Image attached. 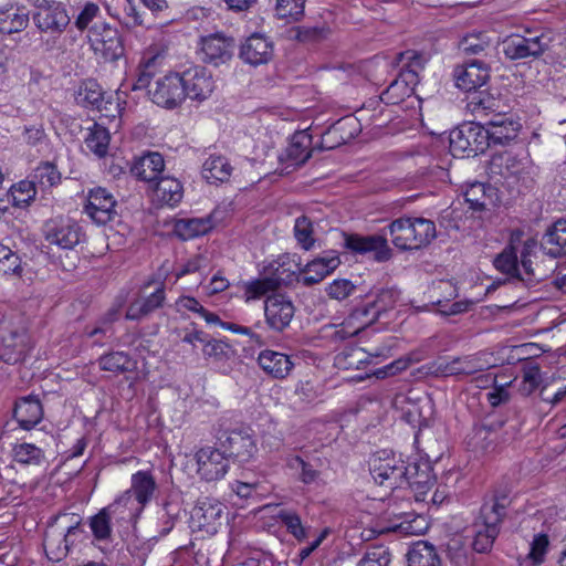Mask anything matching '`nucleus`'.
I'll return each instance as SVG.
<instances>
[{"label": "nucleus", "mask_w": 566, "mask_h": 566, "mask_svg": "<svg viewBox=\"0 0 566 566\" xmlns=\"http://www.w3.org/2000/svg\"><path fill=\"white\" fill-rule=\"evenodd\" d=\"M510 504L511 499L506 490H494L485 496L480 514L473 523L472 548L474 552L479 554L491 552L507 516Z\"/></svg>", "instance_id": "nucleus-1"}, {"label": "nucleus", "mask_w": 566, "mask_h": 566, "mask_svg": "<svg viewBox=\"0 0 566 566\" xmlns=\"http://www.w3.org/2000/svg\"><path fill=\"white\" fill-rule=\"evenodd\" d=\"M391 243L401 251L419 250L436 238V224L426 218L400 217L388 227Z\"/></svg>", "instance_id": "nucleus-2"}, {"label": "nucleus", "mask_w": 566, "mask_h": 566, "mask_svg": "<svg viewBox=\"0 0 566 566\" xmlns=\"http://www.w3.org/2000/svg\"><path fill=\"white\" fill-rule=\"evenodd\" d=\"M368 464L370 474L377 484L390 491L406 488L408 462L392 451L375 452L369 458Z\"/></svg>", "instance_id": "nucleus-3"}, {"label": "nucleus", "mask_w": 566, "mask_h": 566, "mask_svg": "<svg viewBox=\"0 0 566 566\" xmlns=\"http://www.w3.org/2000/svg\"><path fill=\"white\" fill-rule=\"evenodd\" d=\"M31 348V336L22 318L0 328V359L4 363L22 361Z\"/></svg>", "instance_id": "nucleus-4"}, {"label": "nucleus", "mask_w": 566, "mask_h": 566, "mask_svg": "<svg viewBox=\"0 0 566 566\" xmlns=\"http://www.w3.org/2000/svg\"><path fill=\"white\" fill-rule=\"evenodd\" d=\"M488 132L481 123H464L450 133V149L453 155L476 156L489 148Z\"/></svg>", "instance_id": "nucleus-5"}, {"label": "nucleus", "mask_w": 566, "mask_h": 566, "mask_svg": "<svg viewBox=\"0 0 566 566\" xmlns=\"http://www.w3.org/2000/svg\"><path fill=\"white\" fill-rule=\"evenodd\" d=\"M44 239L49 244L60 249L71 250L83 239L82 228L70 218H54L45 222L43 228Z\"/></svg>", "instance_id": "nucleus-6"}, {"label": "nucleus", "mask_w": 566, "mask_h": 566, "mask_svg": "<svg viewBox=\"0 0 566 566\" xmlns=\"http://www.w3.org/2000/svg\"><path fill=\"white\" fill-rule=\"evenodd\" d=\"M344 248L355 254L373 253L376 262H387L392 258V250L385 235H361L344 233Z\"/></svg>", "instance_id": "nucleus-7"}, {"label": "nucleus", "mask_w": 566, "mask_h": 566, "mask_svg": "<svg viewBox=\"0 0 566 566\" xmlns=\"http://www.w3.org/2000/svg\"><path fill=\"white\" fill-rule=\"evenodd\" d=\"M224 510L226 506L217 499L200 497L191 511V523L200 531L213 535L218 527L222 525Z\"/></svg>", "instance_id": "nucleus-8"}, {"label": "nucleus", "mask_w": 566, "mask_h": 566, "mask_svg": "<svg viewBox=\"0 0 566 566\" xmlns=\"http://www.w3.org/2000/svg\"><path fill=\"white\" fill-rule=\"evenodd\" d=\"M148 94L155 104L164 108L172 109L179 106L186 98L180 73H169L158 78Z\"/></svg>", "instance_id": "nucleus-9"}, {"label": "nucleus", "mask_w": 566, "mask_h": 566, "mask_svg": "<svg viewBox=\"0 0 566 566\" xmlns=\"http://www.w3.org/2000/svg\"><path fill=\"white\" fill-rule=\"evenodd\" d=\"M218 446L229 459L232 458L242 463L250 461L258 451L255 440L244 429L222 433L218 438Z\"/></svg>", "instance_id": "nucleus-10"}, {"label": "nucleus", "mask_w": 566, "mask_h": 566, "mask_svg": "<svg viewBox=\"0 0 566 566\" xmlns=\"http://www.w3.org/2000/svg\"><path fill=\"white\" fill-rule=\"evenodd\" d=\"M198 474L206 481H219L229 470V458L220 448L206 446L196 452Z\"/></svg>", "instance_id": "nucleus-11"}, {"label": "nucleus", "mask_w": 566, "mask_h": 566, "mask_svg": "<svg viewBox=\"0 0 566 566\" xmlns=\"http://www.w3.org/2000/svg\"><path fill=\"white\" fill-rule=\"evenodd\" d=\"M82 533L80 520L69 525L64 531L57 532L54 528L49 530L43 539V546L46 557L52 562H60L66 557L70 547L75 538Z\"/></svg>", "instance_id": "nucleus-12"}, {"label": "nucleus", "mask_w": 566, "mask_h": 566, "mask_svg": "<svg viewBox=\"0 0 566 566\" xmlns=\"http://www.w3.org/2000/svg\"><path fill=\"white\" fill-rule=\"evenodd\" d=\"M295 314L293 302L283 294L268 296L264 302L266 325L274 332H283L290 326Z\"/></svg>", "instance_id": "nucleus-13"}, {"label": "nucleus", "mask_w": 566, "mask_h": 566, "mask_svg": "<svg viewBox=\"0 0 566 566\" xmlns=\"http://www.w3.org/2000/svg\"><path fill=\"white\" fill-rule=\"evenodd\" d=\"M182 86H185V97L195 101L207 99L214 91V80L212 74L203 66L196 65L180 73Z\"/></svg>", "instance_id": "nucleus-14"}, {"label": "nucleus", "mask_w": 566, "mask_h": 566, "mask_svg": "<svg viewBox=\"0 0 566 566\" xmlns=\"http://www.w3.org/2000/svg\"><path fill=\"white\" fill-rule=\"evenodd\" d=\"M400 298V291L396 287H385L377 292L375 298L353 312L356 318H365L364 324L368 325L377 321L381 314L394 308Z\"/></svg>", "instance_id": "nucleus-15"}, {"label": "nucleus", "mask_w": 566, "mask_h": 566, "mask_svg": "<svg viewBox=\"0 0 566 566\" xmlns=\"http://www.w3.org/2000/svg\"><path fill=\"white\" fill-rule=\"evenodd\" d=\"M116 200L105 188L98 187L88 192L85 212L97 224H106L117 214Z\"/></svg>", "instance_id": "nucleus-16"}, {"label": "nucleus", "mask_w": 566, "mask_h": 566, "mask_svg": "<svg viewBox=\"0 0 566 566\" xmlns=\"http://www.w3.org/2000/svg\"><path fill=\"white\" fill-rule=\"evenodd\" d=\"M453 77L458 88L471 94L486 84L490 78V73L482 61L473 60L455 66Z\"/></svg>", "instance_id": "nucleus-17"}, {"label": "nucleus", "mask_w": 566, "mask_h": 566, "mask_svg": "<svg viewBox=\"0 0 566 566\" xmlns=\"http://www.w3.org/2000/svg\"><path fill=\"white\" fill-rule=\"evenodd\" d=\"M233 53V38H200L197 46L199 59L216 66L229 61Z\"/></svg>", "instance_id": "nucleus-18"}, {"label": "nucleus", "mask_w": 566, "mask_h": 566, "mask_svg": "<svg viewBox=\"0 0 566 566\" xmlns=\"http://www.w3.org/2000/svg\"><path fill=\"white\" fill-rule=\"evenodd\" d=\"M432 373L439 377H462L474 375L485 369V364L474 355L455 357L450 361H439L432 365Z\"/></svg>", "instance_id": "nucleus-19"}, {"label": "nucleus", "mask_w": 566, "mask_h": 566, "mask_svg": "<svg viewBox=\"0 0 566 566\" xmlns=\"http://www.w3.org/2000/svg\"><path fill=\"white\" fill-rule=\"evenodd\" d=\"M158 490L157 481L149 470H140L130 478V488L125 491L128 493L142 510L151 502Z\"/></svg>", "instance_id": "nucleus-20"}, {"label": "nucleus", "mask_w": 566, "mask_h": 566, "mask_svg": "<svg viewBox=\"0 0 566 566\" xmlns=\"http://www.w3.org/2000/svg\"><path fill=\"white\" fill-rule=\"evenodd\" d=\"M464 200L473 211H484L496 206L499 201L497 189L490 184H469L463 192Z\"/></svg>", "instance_id": "nucleus-21"}, {"label": "nucleus", "mask_w": 566, "mask_h": 566, "mask_svg": "<svg viewBox=\"0 0 566 566\" xmlns=\"http://www.w3.org/2000/svg\"><path fill=\"white\" fill-rule=\"evenodd\" d=\"M111 517L114 520L115 525L127 527L135 523L144 510L128 493H122L109 505L105 507Z\"/></svg>", "instance_id": "nucleus-22"}, {"label": "nucleus", "mask_w": 566, "mask_h": 566, "mask_svg": "<svg viewBox=\"0 0 566 566\" xmlns=\"http://www.w3.org/2000/svg\"><path fill=\"white\" fill-rule=\"evenodd\" d=\"M164 168L163 155L154 151L136 158L130 167V172L139 180L155 184L163 176Z\"/></svg>", "instance_id": "nucleus-23"}, {"label": "nucleus", "mask_w": 566, "mask_h": 566, "mask_svg": "<svg viewBox=\"0 0 566 566\" xmlns=\"http://www.w3.org/2000/svg\"><path fill=\"white\" fill-rule=\"evenodd\" d=\"M406 488H410L415 492L416 500L426 501L428 491L436 482L431 474L430 465L428 463H408V474H406Z\"/></svg>", "instance_id": "nucleus-24"}, {"label": "nucleus", "mask_w": 566, "mask_h": 566, "mask_svg": "<svg viewBox=\"0 0 566 566\" xmlns=\"http://www.w3.org/2000/svg\"><path fill=\"white\" fill-rule=\"evenodd\" d=\"M165 298L163 286L157 287L149 295H140L128 305L125 317L130 321H142L157 308L163 307Z\"/></svg>", "instance_id": "nucleus-25"}, {"label": "nucleus", "mask_w": 566, "mask_h": 566, "mask_svg": "<svg viewBox=\"0 0 566 566\" xmlns=\"http://www.w3.org/2000/svg\"><path fill=\"white\" fill-rule=\"evenodd\" d=\"M258 364L266 375L275 379L286 378L294 366L290 356L270 349L259 354Z\"/></svg>", "instance_id": "nucleus-26"}, {"label": "nucleus", "mask_w": 566, "mask_h": 566, "mask_svg": "<svg viewBox=\"0 0 566 566\" xmlns=\"http://www.w3.org/2000/svg\"><path fill=\"white\" fill-rule=\"evenodd\" d=\"M339 264L340 260L337 255L316 258L302 270L300 281L306 286L317 284L335 271Z\"/></svg>", "instance_id": "nucleus-27"}, {"label": "nucleus", "mask_w": 566, "mask_h": 566, "mask_svg": "<svg viewBox=\"0 0 566 566\" xmlns=\"http://www.w3.org/2000/svg\"><path fill=\"white\" fill-rule=\"evenodd\" d=\"M13 417L21 428L30 430L36 426L43 417L40 400L34 396L20 398L14 405Z\"/></svg>", "instance_id": "nucleus-28"}, {"label": "nucleus", "mask_w": 566, "mask_h": 566, "mask_svg": "<svg viewBox=\"0 0 566 566\" xmlns=\"http://www.w3.org/2000/svg\"><path fill=\"white\" fill-rule=\"evenodd\" d=\"M273 55V44L268 38H245L241 44L240 57L251 65L268 63Z\"/></svg>", "instance_id": "nucleus-29"}, {"label": "nucleus", "mask_w": 566, "mask_h": 566, "mask_svg": "<svg viewBox=\"0 0 566 566\" xmlns=\"http://www.w3.org/2000/svg\"><path fill=\"white\" fill-rule=\"evenodd\" d=\"M541 249L552 258L566 255V219L554 222L541 240Z\"/></svg>", "instance_id": "nucleus-30"}, {"label": "nucleus", "mask_w": 566, "mask_h": 566, "mask_svg": "<svg viewBox=\"0 0 566 566\" xmlns=\"http://www.w3.org/2000/svg\"><path fill=\"white\" fill-rule=\"evenodd\" d=\"M167 53V45L161 42L149 45L143 53L140 65L144 70L133 85V90L150 88V80L153 77L151 67L160 63Z\"/></svg>", "instance_id": "nucleus-31"}, {"label": "nucleus", "mask_w": 566, "mask_h": 566, "mask_svg": "<svg viewBox=\"0 0 566 566\" xmlns=\"http://www.w3.org/2000/svg\"><path fill=\"white\" fill-rule=\"evenodd\" d=\"M76 101L78 104L98 112L109 111V106L113 105L112 96L106 97L101 85L93 80L83 83L77 92Z\"/></svg>", "instance_id": "nucleus-32"}, {"label": "nucleus", "mask_w": 566, "mask_h": 566, "mask_svg": "<svg viewBox=\"0 0 566 566\" xmlns=\"http://www.w3.org/2000/svg\"><path fill=\"white\" fill-rule=\"evenodd\" d=\"M34 22L41 32L61 33L70 23V17L63 8L43 9L34 14Z\"/></svg>", "instance_id": "nucleus-33"}, {"label": "nucleus", "mask_w": 566, "mask_h": 566, "mask_svg": "<svg viewBox=\"0 0 566 566\" xmlns=\"http://www.w3.org/2000/svg\"><path fill=\"white\" fill-rule=\"evenodd\" d=\"M153 189L157 201L169 207L177 206L184 197L181 182L170 176H161L154 184Z\"/></svg>", "instance_id": "nucleus-34"}, {"label": "nucleus", "mask_w": 566, "mask_h": 566, "mask_svg": "<svg viewBox=\"0 0 566 566\" xmlns=\"http://www.w3.org/2000/svg\"><path fill=\"white\" fill-rule=\"evenodd\" d=\"M494 268L501 273L507 275V281L515 285L524 286L525 272H521L518 266L517 251L512 248H504L493 260Z\"/></svg>", "instance_id": "nucleus-35"}, {"label": "nucleus", "mask_w": 566, "mask_h": 566, "mask_svg": "<svg viewBox=\"0 0 566 566\" xmlns=\"http://www.w3.org/2000/svg\"><path fill=\"white\" fill-rule=\"evenodd\" d=\"M502 102L488 91H475L467 97V109L475 117H488L492 112H500Z\"/></svg>", "instance_id": "nucleus-36"}, {"label": "nucleus", "mask_w": 566, "mask_h": 566, "mask_svg": "<svg viewBox=\"0 0 566 566\" xmlns=\"http://www.w3.org/2000/svg\"><path fill=\"white\" fill-rule=\"evenodd\" d=\"M546 43L541 42V38H520L517 42H510L504 48V53L510 60H521L526 57H537L545 49Z\"/></svg>", "instance_id": "nucleus-37"}, {"label": "nucleus", "mask_w": 566, "mask_h": 566, "mask_svg": "<svg viewBox=\"0 0 566 566\" xmlns=\"http://www.w3.org/2000/svg\"><path fill=\"white\" fill-rule=\"evenodd\" d=\"M213 228L211 217L178 219L174 223V233L187 241L208 233Z\"/></svg>", "instance_id": "nucleus-38"}, {"label": "nucleus", "mask_w": 566, "mask_h": 566, "mask_svg": "<svg viewBox=\"0 0 566 566\" xmlns=\"http://www.w3.org/2000/svg\"><path fill=\"white\" fill-rule=\"evenodd\" d=\"M503 426L502 422L482 423L474 427L469 446L482 452L494 450L497 441V429Z\"/></svg>", "instance_id": "nucleus-39"}, {"label": "nucleus", "mask_w": 566, "mask_h": 566, "mask_svg": "<svg viewBox=\"0 0 566 566\" xmlns=\"http://www.w3.org/2000/svg\"><path fill=\"white\" fill-rule=\"evenodd\" d=\"M311 144L312 138L306 133L300 132L293 135L285 150V157L291 165L301 166L310 159L312 156Z\"/></svg>", "instance_id": "nucleus-40"}, {"label": "nucleus", "mask_w": 566, "mask_h": 566, "mask_svg": "<svg viewBox=\"0 0 566 566\" xmlns=\"http://www.w3.org/2000/svg\"><path fill=\"white\" fill-rule=\"evenodd\" d=\"M522 125L516 119H510L507 122H501L500 124L493 123L492 127L485 128L489 137V147L505 146L517 137V134Z\"/></svg>", "instance_id": "nucleus-41"}, {"label": "nucleus", "mask_w": 566, "mask_h": 566, "mask_svg": "<svg viewBox=\"0 0 566 566\" xmlns=\"http://www.w3.org/2000/svg\"><path fill=\"white\" fill-rule=\"evenodd\" d=\"M232 174V166L221 155H211L202 165V176L208 182L228 181Z\"/></svg>", "instance_id": "nucleus-42"}, {"label": "nucleus", "mask_w": 566, "mask_h": 566, "mask_svg": "<svg viewBox=\"0 0 566 566\" xmlns=\"http://www.w3.org/2000/svg\"><path fill=\"white\" fill-rule=\"evenodd\" d=\"M75 24L80 31H84L91 24L90 31L97 35L111 30L109 24L102 21L99 8L95 3H87L84 7L76 18Z\"/></svg>", "instance_id": "nucleus-43"}, {"label": "nucleus", "mask_w": 566, "mask_h": 566, "mask_svg": "<svg viewBox=\"0 0 566 566\" xmlns=\"http://www.w3.org/2000/svg\"><path fill=\"white\" fill-rule=\"evenodd\" d=\"M408 566H442L433 545L419 542L407 554Z\"/></svg>", "instance_id": "nucleus-44"}, {"label": "nucleus", "mask_w": 566, "mask_h": 566, "mask_svg": "<svg viewBox=\"0 0 566 566\" xmlns=\"http://www.w3.org/2000/svg\"><path fill=\"white\" fill-rule=\"evenodd\" d=\"M91 48L104 61H116L124 55L122 38H88Z\"/></svg>", "instance_id": "nucleus-45"}, {"label": "nucleus", "mask_w": 566, "mask_h": 566, "mask_svg": "<svg viewBox=\"0 0 566 566\" xmlns=\"http://www.w3.org/2000/svg\"><path fill=\"white\" fill-rule=\"evenodd\" d=\"M36 195L35 184L33 180H22L11 186L7 192V201L18 208L28 207L34 200Z\"/></svg>", "instance_id": "nucleus-46"}, {"label": "nucleus", "mask_w": 566, "mask_h": 566, "mask_svg": "<svg viewBox=\"0 0 566 566\" xmlns=\"http://www.w3.org/2000/svg\"><path fill=\"white\" fill-rule=\"evenodd\" d=\"M538 242L535 238H528L523 242L522 250L520 252L521 266L525 272L524 286L530 287L541 281L533 268L531 258L535 254Z\"/></svg>", "instance_id": "nucleus-47"}, {"label": "nucleus", "mask_w": 566, "mask_h": 566, "mask_svg": "<svg viewBox=\"0 0 566 566\" xmlns=\"http://www.w3.org/2000/svg\"><path fill=\"white\" fill-rule=\"evenodd\" d=\"M101 369L115 374H123L133 370L135 363L128 354L124 352H112L98 359Z\"/></svg>", "instance_id": "nucleus-48"}, {"label": "nucleus", "mask_w": 566, "mask_h": 566, "mask_svg": "<svg viewBox=\"0 0 566 566\" xmlns=\"http://www.w3.org/2000/svg\"><path fill=\"white\" fill-rule=\"evenodd\" d=\"M276 517L285 526L287 533L297 542H303L307 538V528L303 525L301 516L295 511L282 509L277 512Z\"/></svg>", "instance_id": "nucleus-49"}, {"label": "nucleus", "mask_w": 566, "mask_h": 566, "mask_svg": "<svg viewBox=\"0 0 566 566\" xmlns=\"http://www.w3.org/2000/svg\"><path fill=\"white\" fill-rule=\"evenodd\" d=\"M203 355L213 363H226L232 359L235 350L230 344L221 339H208L202 348Z\"/></svg>", "instance_id": "nucleus-50"}, {"label": "nucleus", "mask_w": 566, "mask_h": 566, "mask_svg": "<svg viewBox=\"0 0 566 566\" xmlns=\"http://www.w3.org/2000/svg\"><path fill=\"white\" fill-rule=\"evenodd\" d=\"M85 144L86 147L95 155L104 157L107 154L109 145L108 130L105 127L95 124L85 138Z\"/></svg>", "instance_id": "nucleus-51"}, {"label": "nucleus", "mask_w": 566, "mask_h": 566, "mask_svg": "<svg viewBox=\"0 0 566 566\" xmlns=\"http://www.w3.org/2000/svg\"><path fill=\"white\" fill-rule=\"evenodd\" d=\"M280 286V282L274 277H263L252 280L244 283V296L247 301L259 298L269 292L275 291Z\"/></svg>", "instance_id": "nucleus-52"}, {"label": "nucleus", "mask_w": 566, "mask_h": 566, "mask_svg": "<svg viewBox=\"0 0 566 566\" xmlns=\"http://www.w3.org/2000/svg\"><path fill=\"white\" fill-rule=\"evenodd\" d=\"M12 453L14 461L24 465L40 464L44 460V452L32 443H18Z\"/></svg>", "instance_id": "nucleus-53"}, {"label": "nucleus", "mask_w": 566, "mask_h": 566, "mask_svg": "<svg viewBox=\"0 0 566 566\" xmlns=\"http://www.w3.org/2000/svg\"><path fill=\"white\" fill-rule=\"evenodd\" d=\"M113 525H115L114 520L111 517L105 507L92 516L90 521L92 533L98 541H106L111 538Z\"/></svg>", "instance_id": "nucleus-54"}, {"label": "nucleus", "mask_w": 566, "mask_h": 566, "mask_svg": "<svg viewBox=\"0 0 566 566\" xmlns=\"http://www.w3.org/2000/svg\"><path fill=\"white\" fill-rule=\"evenodd\" d=\"M294 237L304 250L308 251L314 247V229L310 218L303 214L295 219Z\"/></svg>", "instance_id": "nucleus-55"}, {"label": "nucleus", "mask_w": 566, "mask_h": 566, "mask_svg": "<svg viewBox=\"0 0 566 566\" xmlns=\"http://www.w3.org/2000/svg\"><path fill=\"white\" fill-rule=\"evenodd\" d=\"M180 506L178 503L166 499L161 503V509L158 512L159 520L163 522V527L159 531L160 536H166L174 528L176 521L179 518Z\"/></svg>", "instance_id": "nucleus-56"}, {"label": "nucleus", "mask_w": 566, "mask_h": 566, "mask_svg": "<svg viewBox=\"0 0 566 566\" xmlns=\"http://www.w3.org/2000/svg\"><path fill=\"white\" fill-rule=\"evenodd\" d=\"M29 18L27 14H0V35H11L21 32L28 25Z\"/></svg>", "instance_id": "nucleus-57"}, {"label": "nucleus", "mask_w": 566, "mask_h": 566, "mask_svg": "<svg viewBox=\"0 0 566 566\" xmlns=\"http://www.w3.org/2000/svg\"><path fill=\"white\" fill-rule=\"evenodd\" d=\"M33 179L42 187H52L60 182L61 175L53 164L45 161L35 168Z\"/></svg>", "instance_id": "nucleus-58"}, {"label": "nucleus", "mask_w": 566, "mask_h": 566, "mask_svg": "<svg viewBox=\"0 0 566 566\" xmlns=\"http://www.w3.org/2000/svg\"><path fill=\"white\" fill-rule=\"evenodd\" d=\"M548 546L549 539L546 534L541 533L534 536L527 555L533 566H539L544 563Z\"/></svg>", "instance_id": "nucleus-59"}, {"label": "nucleus", "mask_w": 566, "mask_h": 566, "mask_svg": "<svg viewBox=\"0 0 566 566\" xmlns=\"http://www.w3.org/2000/svg\"><path fill=\"white\" fill-rule=\"evenodd\" d=\"M305 0H277L276 14L281 19L298 20L304 13Z\"/></svg>", "instance_id": "nucleus-60"}, {"label": "nucleus", "mask_w": 566, "mask_h": 566, "mask_svg": "<svg viewBox=\"0 0 566 566\" xmlns=\"http://www.w3.org/2000/svg\"><path fill=\"white\" fill-rule=\"evenodd\" d=\"M390 562L391 555L388 548L378 546L368 549L359 560L358 566H389Z\"/></svg>", "instance_id": "nucleus-61"}, {"label": "nucleus", "mask_w": 566, "mask_h": 566, "mask_svg": "<svg viewBox=\"0 0 566 566\" xmlns=\"http://www.w3.org/2000/svg\"><path fill=\"white\" fill-rule=\"evenodd\" d=\"M431 55L427 51L407 50L399 54V61L403 62L411 72L416 73L417 69H423L430 60Z\"/></svg>", "instance_id": "nucleus-62"}, {"label": "nucleus", "mask_w": 566, "mask_h": 566, "mask_svg": "<svg viewBox=\"0 0 566 566\" xmlns=\"http://www.w3.org/2000/svg\"><path fill=\"white\" fill-rule=\"evenodd\" d=\"M355 289L356 286L352 281L347 279H337L328 284L325 291L331 298L342 301L348 297Z\"/></svg>", "instance_id": "nucleus-63"}, {"label": "nucleus", "mask_w": 566, "mask_h": 566, "mask_svg": "<svg viewBox=\"0 0 566 566\" xmlns=\"http://www.w3.org/2000/svg\"><path fill=\"white\" fill-rule=\"evenodd\" d=\"M408 85L406 81L395 80L387 90L381 94V99L388 104H398L408 94Z\"/></svg>", "instance_id": "nucleus-64"}]
</instances>
